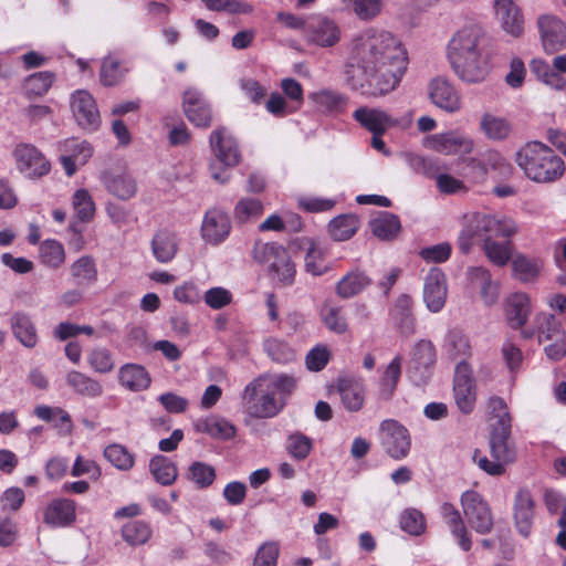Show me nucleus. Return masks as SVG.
<instances>
[{
	"label": "nucleus",
	"mask_w": 566,
	"mask_h": 566,
	"mask_svg": "<svg viewBox=\"0 0 566 566\" xmlns=\"http://www.w3.org/2000/svg\"><path fill=\"white\" fill-rule=\"evenodd\" d=\"M407 64V52L394 34L368 28L352 41L347 81L354 90L367 85L371 95H385L397 87Z\"/></svg>",
	"instance_id": "nucleus-1"
},
{
	"label": "nucleus",
	"mask_w": 566,
	"mask_h": 566,
	"mask_svg": "<svg viewBox=\"0 0 566 566\" xmlns=\"http://www.w3.org/2000/svg\"><path fill=\"white\" fill-rule=\"evenodd\" d=\"M488 35L478 24L459 29L449 40L447 57L455 75L464 83L478 84L491 72Z\"/></svg>",
	"instance_id": "nucleus-2"
},
{
	"label": "nucleus",
	"mask_w": 566,
	"mask_h": 566,
	"mask_svg": "<svg viewBox=\"0 0 566 566\" xmlns=\"http://www.w3.org/2000/svg\"><path fill=\"white\" fill-rule=\"evenodd\" d=\"M515 161L526 178L537 184L554 182L565 172L564 160L541 142H530L522 146L515 155Z\"/></svg>",
	"instance_id": "nucleus-3"
},
{
	"label": "nucleus",
	"mask_w": 566,
	"mask_h": 566,
	"mask_svg": "<svg viewBox=\"0 0 566 566\" xmlns=\"http://www.w3.org/2000/svg\"><path fill=\"white\" fill-rule=\"evenodd\" d=\"M489 447L491 458L475 449L472 460L486 474L492 476L503 475L507 465L516 459L515 447L511 441V432H491Z\"/></svg>",
	"instance_id": "nucleus-4"
},
{
	"label": "nucleus",
	"mask_w": 566,
	"mask_h": 566,
	"mask_svg": "<svg viewBox=\"0 0 566 566\" xmlns=\"http://www.w3.org/2000/svg\"><path fill=\"white\" fill-rule=\"evenodd\" d=\"M253 258L258 263L268 264L273 279L283 285H291L296 274L295 264L289 252L277 243L256 242Z\"/></svg>",
	"instance_id": "nucleus-5"
},
{
	"label": "nucleus",
	"mask_w": 566,
	"mask_h": 566,
	"mask_svg": "<svg viewBox=\"0 0 566 566\" xmlns=\"http://www.w3.org/2000/svg\"><path fill=\"white\" fill-rule=\"evenodd\" d=\"M210 145L216 157V161L209 166L211 176L224 184L229 180V175L219 168V164L228 168L239 164L241 154L238 143L226 128H218L210 135Z\"/></svg>",
	"instance_id": "nucleus-6"
},
{
	"label": "nucleus",
	"mask_w": 566,
	"mask_h": 566,
	"mask_svg": "<svg viewBox=\"0 0 566 566\" xmlns=\"http://www.w3.org/2000/svg\"><path fill=\"white\" fill-rule=\"evenodd\" d=\"M264 379L255 378L249 382L242 394L244 406L250 416L254 418H272L276 416L284 406L283 398H277L272 390L266 389L260 397L258 392L262 389Z\"/></svg>",
	"instance_id": "nucleus-7"
},
{
	"label": "nucleus",
	"mask_w": 566,
	"mask_h": 566,
	"mask_svg": "<svg viewBox=\"0 0 566 566\" xmlns=\"http://www.w3.org/2000/svg\"><path fill=\"white\" fill-rule=\"evenodd\" d=\"M379 441L385 452L395 460L405 459L411 448L407 428L395 419L382 420L378 430Z\"/></svg>",
	"instance_id": "nucleus-8"
},
{
	"label": "nucleus",
	"mask_w": 566,
	"mask_h": 566,
	"mask_svg": "<svg viewBox=\"0 0 566 566\" xmlns=\"http://www.w3.org/2000/svg\"><path fill=\"white\" fill-rule=\"evenodd\" d=\"M461 505L469 525L479 534H488L493 528V515L488 502L475 491L461 495Z\"/></svg>",
	"instance_id": "nucleus-9"
},
{
	"label": "nucleus",
	"mask_w": 566,
	"mask_h": 566,
	"mask_svg": "<svg viewBox=\"0 0 566 566\" xmlns=\"http://www.w3.org/2000/svg\"><path fill=\"white\" fill-rule=\"evenodd\" d=\"M453 395L459 410L469 415L476 401V385L472 367L464 359L459 361L454 370Z\"/></svg>",
	"instance_id": "nucleus-10"
},
{
	"label": "nucleus",
	"mask_w": 566,
	"mask_h": 566,
	"mask_svg": "<svg viewBox=\"0 0 566 566\" xmlns=\"http://www.w3.org/2000/svg\"><path fill=\"white\" fill-rule=\"evenodd\" d=\"M536 28L543 51L555 54L566 49V23L555 14L537 17Z\"/></svg>",
	"instance_id": "nucleus-11"
},
{
	"label": "nucleus",
	"mask_w": 566,
	"mask_h": 566,
	"mask_svg": "<svg viewBox=\"0 0 566 566\" xmlns=\"http://www.w3.org/2000/svg\"><path fill=\"white\" fill-rule=\"evenodd\" d=\"M17 168L29 178L46 175L51 165L44 155L31 144H20L13 150Z\"/></svg>",
	"instance_id": "nucleus-12"
},
{
	"label": "nucleus",
	"mask_w": 566,
	"mask_h": 566,
	"mask_svg": "<svg viewBox=\"0 0 566 566\" xmlns=\"http://www.w3.org/2000/svg\"><path fill=\"white\" fill-rule=\"evenodd\" d=\"M76 123L85 130H95L101 124L99 112L94 97L84 90L74 92L70 101Z\"/></svg>",
	"instance_id": "nucleus-13"
},
{
	"label": "nucleus",
	"mask_w": 566,
	"mask_h": 566,
	"mask_svg": "<svg viewBox=\"0 0 566 566\" xmlns=\"http://www.w3.org/2000/svg\"><path fill=\"white\" fill-rule=\"evenodd\" d=\"M436 359V347L432 342L420 339L411 350L409 374L418 382L427 380L431 375Z\"/></svg>",
	"instance_id": "nucleus-14"
},
{
	"label": "nucleus",
	"mask_w": 566,
	"mask_h": 566,
	"mask_svg": "<svg viewBox=\"0 0 566 566\" xmlns=\"http://www.w3.org/2000/svg\"><path fill=\"white\" fill-rule=\"evenodd\" d=\"M473 139L461 130H449L436 134L428 140V147L443 155L470 154Z\"/></svg>",
	"instance_id": "nucleus-15"
},
{
	"label": "nucleus",
	"mask_w": 566,
	"mask_h": 566,
	"mask_svg": "<svg viewBox=\"0 0 566 566\" xmlns=\"http://www.w3.org/2000/svg\"><path fill=\"white\" fill-rule=\"evenodd\" d=\"M431 102L448 113H457L461 108V95L453 84L444 77L432 78L428 86Z\"/></svg>",
	"instance_id": "nucleus-16"
},
{
	"label": "nucleus",
	"mask_w": 566,
	"mask_h": 566,
	"mask_svg": "<svg viewBox=\"0 0 566 566\" xmlns=\"http://www.w3.org/2000/svg\"><path fill=\"white\" fill-rule=\"evenodd\" d=\"M447 279L443 272L438 268H432L423 284V302L427 308L432 313H439L447 300Z\"/></svg>",
	"instance_id": "nucleus-17"
},
{
	"label": "nucleus",
	"mask_w": 566,
	"mask_h": 566,
	"mask_svg": "<svg viewBox=\"0 0 566 566\" xmlns=\"http://www.w3.org/2000/svg\"><path fill=\"white\" fill-rule=\"evenodd\" d=\"M60 161L65 174L73 176L78 166L85 165L93 155V148L86 140L77 138L66 139L61 146Z\"/></svg>",
	"instance_id": "nucleus-18"
},
{
	"label": "nucleus",
	"mask_w": 566,
	"mask_h": 566,
	"mask_svg": "<svg viewBox=\"0 0 566 566\" xmlns=\"http://www.w3.org/2000/svg\"><path fill=\"white\" fill-rule=\"evenodd\" d=\"M532 298L525 292L510 294L504 303L505 318L513 329H522L532 315Z\"/></svg>",
	"instance_id": "nucleus-19"
},
{
	"label": "nucleus",
	"mask_w": 566,
	"mask_h": 566,
	"mask_svg": "<svg viewBox=\"0 0 566 566\" xmlns=\"http://www.w3.org/2000/svg\"><path fill=\"white\" fill-rule=\"evenodd\" d=\"M231 230V222L229 216L219 210H208L203 217L201 224L202 239L213 245L223 242Z\"/></svg>",
	"instance_id": "nucleus-20"
},
{
	"label": "nucleus",
	"mask_w": 566,
	"mask_h": 566,
	"mask_svg": "<svg viewBox=\"0 0 566 566\" xmlns=\"http://www.w3.org/2000/svg\"><path fill=\"white\" fill-rule=\"evenodd\" d=\"M494 10L496 19L506 34L513 38L522 36L524 33V17L520 7L513 0H494Z\"/></svg>",
	"instance_id": "nucleus-21"
},
{
	"label": "nucleus",
	"mask_w": 566,
	"mask_h": 566,
	"mask_svg": "<svg viewBox=\"0 0 566 566\" xmlns=\"http://www.w3.org/2000/svg\"><path fill=\"white\" fill-rule=\"evenodd\" d=\"M306 35L310 42L327 48L339 41L340 29L334 20L315 17L307 21Z\"/></svg>",
	"instance_id": "nucleus-22"
},
{
	"label": "nucleus",
	"mask_w": 566,
	"mask_h": 566,
	"mask_svg": "<svg viewBox=\"0 0 566 566\" xmlns=\"http://www.w3.org/2000/svg\"><path fill=\"white\" fill-rule=\"evenodd\" d=\"M182 107L188 120L198 127H208L211 124V109L203 95L188 88L184 93Z\"/></svg>",
	"instance_id": "nucleus-23"
},
{
	"label": "nucleus",
	"mask_w": 566,
	"mask_h": 566,
	"mask_svg": "<svg viewBox=\"0 0 566 566\" xmlns=\"http://www.w3.org/2000/svg\"><path fill=\"white\" fill-rule=\"evenodd\" d=\"M353 118L371 134H385L389 128L397 125V119L386 111L368 106L358 107L353 113Z\"/></svg>",
	"instance_id": "nucleus-24"
},
{
	"label": "nucleus",
	"mask_w": 566,
	"mask_h": 566,
	"mask_svg": "<svg viewBox=\"0 0 566 566\" xmlns=\"http://www.w3.org/2000/svg\"><path fill=\"white\" fill-rule=\"evenodd\" d=\"M537 335L538 342L563 340L565 331L555 315L547 312H539L534 317V327L522 331L524 338H532Z\"/></svg>",
	"instance_id": "nucleus-25"
},
{
	"label": "nucleus",
	"mask_w": 566,
	"mask_h": 566,
	"mask_svg": "<svg viewBox=\"0 0 566 566\" xmlns=\"http://www.w3.org/2000/svg\"><path fill=\"white\" fill-rule=\"evenodd\" d=\"M486 235V214L480 212L468 213L463 217L462 230L459 233L458 245L462 253L471 251L473 239Z\"/></svg>",
	"instance_id": "nucleus-26"
},
{
	"label": "nucleus",
	"mask_w": 566,
	"mask_h": 566,
	"mask_svg": "<svg viewBox=\"0 0 566 566\" xmlns=\"http://www.w3.org/2000/svg\"><path fill=\"white\" fill-rule=\"evenodd\" d=\"M467 277L472 285L480 287V294L485 305H493L499 297V283L493 280L490 271L484 266H470Z\"/></svg>",
	"instance_id": "nucleus-27"
},
{
	"label": "nucleus",
	"mask_w": 566,
	"mask_h": 566,
	"mask_svg": "<svg viewBox=\"0 0 566 566\" xmlns=\"http://www.w3.org/2000/svg\"><path fill=\"white\" fill-rule=\"evenodd\" d=\"M74 521L75 503L72 500H53L44 511V522L52 527H64Z\"/></svg>",
	"instance_id": "nucleus-28"
},
{
	"label": "nucleus",
	"mask_w": 566,
	"mask_h": 566,
	"mask_svg": "<svg viewBox=\"0 0 566 566\" xmlns=\"http://www.w3.org/2000/svg\"><path fill=\"white\" fill-rule=\"evenodd\" d=\"M441 516L449 526L452 535L458 539L459 546L468 552L471 548V538L464 525L460 512L450 503H443L440 507Z\"/></svg>",
	"instance_id": "nucleus-29"
},
{
	"label": "nucleus",
	"mask_w": 566,
	"mask_h": 566,
	"mask_svg": "<svg viewBox=\"0 0 566 566\" xmlns=\"http://www.w3.org/2000/svg\"><path fill=\"white\" fill-rule=\"evenodd\" d=\"M151 251L159 263L170 262L178 252L177 234L168 229L158 230L151 240Z\"/></svg>",
	"instance_id": "nucleus-30"
},
{
	"label": "nucleus",
	"mask_w": 566,
	"mask_h": 566,
	"mask_svg": "<svg viewBox=\"0 0 566 566\" xmlns=\"http://www.w3.org/2000/svg\"><path fill=\"white\" fill-rule=\"evenodd\" d=\"M338 392L342 405L350 412L359 411L365 403V386L357 379H339Z\"/></svg>",
	"instance_id": "nucleus-31"
},
{
	"label": "nucleus",
	"mask_w": 566,
	"mask_h": 566,
	"mask_svg": "<svg viewBox=\"0 0 566 566\" xmlns=\"http://www.w3.org/2000/svg\"><path fill=\"white\" fill-rule=\"evenodd\" d=\"M101 180L107 191L120 200H128L136 195V182L126 174L105 171L102 174Z\"/></svg>",
	"instance_id": "nucleus-32"
},
{
	"label": "nucleus",
	"mask_w": 566,
	"mask_h": 566,
	"mask_svg": "<svg viewBox=\"0 0 566 566\" xmlns=\"http://www.w3.org/2000/svg\"><path fill=\"white\" fill-rule=\"evenodd\" d=\"M371 284V279L357 269L346 273L336 284V294L344 300L352 298Z\"/></svg>",
	"instance_id": "nucleus-33"
},
{
	"label": "nucleus",
	"mask_w": 566,
	"mask_h": 566,
	"mask_svg": "<svg viewBox=\"0 0 566 566\" xmlns=\"http://www.w3.org/2000/svg\"><path fill=\"white\" fill-rule=\"evenodd\" d=\"M413 301L408 294H400L390 311V315L400 328L401 333L411 335L415 333V317L412 313Z\"/></svg>",
	"instance_id": "nucleus-34"
},
{
	"label": "nucleus",
	"mask_w": 566,
	"mask_h": 566,
	"mask_svg": "<svg viewBox=\"0 0 566 566\" xmlns=\"http://www.w3.org/2000/svg\"><path fill=\"white\" fill-rule=\"evenodd\" d=\"M66 385L77 395L97 398L103 395V386L96 379L77 370H71L65 376Z\"/></svg>",
	"instance_id": "nucleus-35"
},
{
	"label": "nucleus",
	"mask_w": 566,
	"mask_h": 566,
	"mask_svg": "<svg viewBox=\"0 0 566 566\" xmlns=\"http://www.w3.org/2000/svg\"><path fill=\"white\" fill-rule=\"evenodd\" d=\"M530 70L538 81L548 87L558 92L566 90V78L557 73L553 63L548 64L542 59H533L530 63Z\"/></svg>",
	"instance_id": "nucleus-36"
},
{
	"label": "nucleus",
	"mask_w": 566,
	"mask_h": 566,
	"mask_svg": "<svg viewBox=\"0 0 566 566\" xmlns=\"http://www.w3.org/2000/svg\"><path fill=\"white\" fill-rule=\"evenodd\" d=\"M375 237L382 241L394 240L401 229L399 218L390 212L381 211L369 222Z\"/></svg>",
	"instance_id": "nucleus-37"
},
{
	"label": "nucleus",
	"mask_w": 566,
	"mask_h": 566,
	"mask_svg": "<svg viewBox=\"0 0 566 566\" xmlns=\"http://www.w3.org/2000/svg\"><path fill=\"white\" fill-rule=\"evenodd\" d=\"M10 322L12 333L20 344L27 348H34L38 344V334L31 318L23 313H14Z\"/></svg>",
	"instance_id": "nucleus-38"
},
{
	"label": "nucleus",
	"mask_w": 566,
	"mask_h": 566,
	"mask_svg": "<svg viewBox=\"0 0 566 566\" xmlns=\"http://www.w3.org/2000/svg\"><path fill=\"white\" fill-rule=\"evenodd\" d=\"M119 382L132 391L145 390L150 385V377L147 370L136 364L124 365L118 373Z\"/></svg>",
	"instance_id": "nucleus-39"
},
{
	"label": "nucleus",
	"mask_w": 566,
	"mask_h": 566,
	"mask_svg": "<svg viewBox=\"0 0 566 566\" xmlns=\"http://www.w3.org/2000/svg\"><path fill=\"white\" fill-rule=\"evenodd\" d=\"M533 500L527 491H518L515 497V523L518 532L527 536L531 532L533 512Z\"/></svg>",
	"instance_id": "nucleus-40"
},
{
	"label": "nucleus",
	"mask_w": 566,
	"mask_h": 566,
	"mask_svg": "<svg viewBox=\"0 0 566 566\" xmlns=\"http://www.w3.org/2000/svg\"><path fill=\"white\" fill-rule=\"evenodd\" d=\"M488 409L494 420L491 432H512V417L507 403L502 397H490Z\"/></svg>",
	"instance_id": "nucleus-41"
},
{
	"label": "nucleus",
	"mask_w": 566,
	"mask_h": 566,
	"mask_svg": "<svg viewBox=\"0 0 566 566\" xmlns=\"http://www.w3.org/2000/svg\"><path fill=\"white\" fill-rule=\"evenodd\" d=\"M358 228L359 219L353 213L337 216L328 223L331 237L338 242L349 240L355 235Z\"/></svg>",
	"instance_id": "nucleus-42"
},
{
	"label": "nucleus",
	"mask_w": 566,
	"mask_h": 566,
	"mask_svg": "<svg viewBox=\"0 0 566 566\" xmlns=\"http://www.w3.org/2000/svg\"><path fill=\"white\" fill-rule=\"evenodd\" d=\"M120 534L123 539L130 546H140L146 544L153 536V528L149 523L135 520L127 522L122 526Z\"/></svg>",
	"instance_id": "nucleus-43"
},
{
	"label": "nucleus",
	"mask_w": 566,
	"mask_h": 566,
	"mask_svg": "<svg viewBox=\"0 0 566 566\" xmlns=\"http://www.w3.org/2000/svg\"><path fill=\"white\" fill-rule=\"evenodd\" d=\"M468 166L478 169L481 176H484L489 168L500 170L501 174L506 175L511 171V165L497 151H486L482 158H470Z\"/></svg>",
	"instance_id": "nucleus-44"
},
{
	"label": "nucleus",
	"mask_w": 566,
	"mask_h": 566,
	"mask_svg": "<svg viewBox=\"0 0 566 566\" xmlns=\"http://www.w3.org/2000/svg\"><path fill=\"white\" fill-rule=\"evenodd\" d=\"M71 275L78 286L92 285L97 280V268L90 255H83L71 265Z\"/></svg>",
	"instance_id": "nucleus-45"
},
{
	"label": "nucleus",
	"mask_w": 566,
	"mask_h": 566,
	"mask_svg": "<svg viewBox=\"0 0 566 566\" xmlns=\"http://www.w3.org/2000/svg\"><path fill=\"white\" fill-rule=\"evenodd\" d=\"M480 129L488 138L502 140L509 137L512 126L504 117L486 113L481 117Z\"/></svg>",
	"instance_id": "nucleus-46"
},
{
	"label": "nucleus",
	"mask_w": 566,
	"mask_h": 566,
	"mask_svg": "<svg viewBox=\"0 0 566 566\" xmlns=\"http://www.w3.org/2000/svg\"><path fill=\"white\" fill-rule=\"evenodd\" d=\"M542 264L535 259L524 254H517L512 260L513 276L522 283H530L536 280L541 272Z\"/></svg>",
	"instance_id": "nucleus-47"
},
{
	"label": "nucleus",
	"mask_w": 566,
	"mask_h": 566,
	"mask_svg": "<svg viewBox=\"0 0 566 566\" xmlns=\"http://www.w3.org/2000/svg\"><path fill=\"white\" fill-rule=\"evenodd\" d=\"M518 232V224L509 216L486 214V237L511 238Z\"/></svg>",
	"instance_id": "nucleus-48"
},
{
	"label": "nucleus",
	"mask_w": 566,
	"mask_h": 566,
	"mask_svg": "<svg viewBox=\"0 0 566 566\" xmlns=\"http://www.w3.org/2000/svg\"><path fill=\"white\" fill-rule=\"evenodd\" d=\"M443 349L452 360L471 355L469 338L458 329H451L447 333Z\"/></svg>",
	"instance_id": "nucleus-49"
},
{
	"label": "nucleus",
	"mask_w": 566,
	"mask_h": 566,
	"mask_svg": "<svg viewBox=\"0 0 566 566\" xmlns=\"http://www.w3.org/2000/svg\"><path fill=\"white\" fill-rule=\"evenodd\" d=\"M149 470L154 479L161 485L172 484L178 475L176 464L164 455H155L149 462Z\"/></svg>",
	"instance_id": "nucleus-50"
},
{
	"label": "nucleus",
	"mask_w": 566,
	"mask_h": 566,
	"mask_svg": "<svg viewBox=\"0 0 566 566\" xmlns=\"http://www.w3.org/2000/svg\"><path fill=\"white\" fill-rule=\"evenodd\" d=\"M310 99L324 112H342L347 103L345 95L331 90H322L310 94Z\"/></svg>",
	"instance_id": "nucleus-51"
},
{
	"label": "nucleus",
	"mask_w": 566,
	"mask_h": 566,
	"mask_svg": "<svg viewBox=\"0 0 566 566\" xmlns=\"http://www.w3.org/2000/svg\"><path fill=\"white\" fill-rule=\"evenodd\" d=\"M488 260L496 266H504L512 258L510 242H499L491 237H485L482 245Z\"/></svg>",
	"instance_id": "nucleus-52"
},
{
	"label": "nucleus",
	"mask_w": 566,
	"mask_h": 566,
	"mask_svg": "<svg viewBox=\"0 0 566 566\" xmlns=\"http://www.w3.org/2000/svg\"><path fill=\"white\" fill-rule=\"evenodd\" d=\"M72 206L76 218L82 222H88L95 214V203L86 189H78L73 193Z\"/></svg>",
	"instance_id": "nucleus-53"
},
{
	"label": "nucleus",
	"mask_w": 566,
	"mask_h": 566,
	"mask_svg": "<svg viewBox=\"0 0 566 566\" xmlns=\"http://www.w3.org/2000/svg\"><path fill=\"white\" fill-rule=\"evenodd\" d=\"M105 458L118 470L128 471L134 467L135 457L124 446L114 443L104 450Z\"/></svg>",
	"instance_id": "nucleus-54"
},
{
	"label": "nucleus",
	"mask_w": 566,
	"mask_h": 566,
	"mask_svg": "<svg viewBox=\"0 0 566 566\" xmlns=\"http://www.w3.org/2000/svg\"><path fill=\"white\" fill-rule=\"evenodd\" d=\"M127 70L120 66V61L112 55L104 57L101 66L99 78L103 85L114 86L125 76Z\"/></svg>",
	"instance_id": "nucleus-55"
},
{
	"label": "nucleus",
	"mask_w": 566,
	"mask_h": 566,
	"mask_svg": "<svg viewBox=\"0 0 566 566\" xmlns=\"http://www.w3.org/2000/svg\"><path fill=\"white\" fill-rule=\"evenodd\" d=\"M201 430L216 439L229 440L235 433V427L223 418H209L201 424Z\"/></svg>",
	"instance_id": "nucleus-56"
},
{
	"label": "nucleus",
	"mask_w": 566,
	"mask_h": 566,
	"mask_svg": "<svg viewBox=\"0 0 566 566\" xmlns=\"http://www.w3.org/2000/svg\"><path fill=\"white\" fill-rule=\"evenodd\" d=\"M321 316L329 331L336 334H344L347 331V322L342 307L325 304L322 307Z\"/></svg>",
	"instance_id": "nucleus-57"
},
{
	"label": "nucleus",
	"mask_w": 566,
	"mask_h": 566,
	"mask_svg": "<svg viewBox=\"0 0 566 566\" xmlns=\"http://www.w3.org/2000/svg\"><path fill=\"white\" fill-rule=\"evenodd\" d=\"M40 256L45 265L57 269L64 263L65 251L59 241L46 240L41 244Z\"/></svg>",
	"instance_id": "nucleus-58"
},
{
	"label": "nucleus",
	"mask_w": 566,
	"mask_h": 566,
	"mask_svg": "<svg viewBox=\"0 0 566 566\" xmlns=\"http://www.w3.org/2000/svg\"><path fill=\"white\" fill-rule=\"evenodd\" d=\"M188 479L193 482L197 488L206 489L213 483L216 470L210 464L196 461L188 469Z\"/></svg>",
	"instance_id": "nucleus-59"
},
{
	"label": "nucleus",
	"mask_w": 566,
	"mask_h": 566,
	"mask_svg": "<svg viewBox=\"0 0 566 566\" xmlns=\"http://www.w3.org/2000/svg\"><path fill=\"white\" fill-rule=\"evenodd\" d=\"M260 378L264 379L263 385L266 389L272 390L275 395L279 394L281 398L290 395L296 386V379L286 374L266 375Z\"/></svg>",
	"instance_id": "nucleus-60"
},
{
	"label": "nucleus",
	"mask_w": 566,
	"mask_h": 566,
	"mask_svg": "<svg viewBox=\"0 0 566 566\" xmlns=\"http://www.w3.org/2000/svg\"><path fill=\"white\" fill-rule=\"evenodd\" d=\"M401 375V357L396 356L386 367L380 379L381 392L385 397H390L397 387Z\"/></svg>",
	"instance_id": "nucleus-61"
},
{
	"label": "nucleus",
	"mask_w": 566,
	"mask_h": 566,
	"mask_svg": "<svg viewBox=\"0 0 566 566\" xmlns=\"http://www.w3.org/2000/svg\"><path fill=\"white\" fill-rule=\"evenodd\" d=\"M305 271L314 276L323 275L328 271L324 263V252L314 242H310L304 258Z\"/></svg>",
	"instance_id": "nucleus-62"
},
{
	"label": "nucleus",
	"mask_w": 566,
	"mask_h": 566,
	"mask_svg": "<svg viewBox=\"0 0 566 566\" xmlns=\"http://www.w3.org/2000/svg\"><path fill=\"white\" fill-rule=\"evenodd\" d=\"M266 354L276 363L289 364L295 359L294 350L284 342L269 338L263 344Z\"/></svg>",
	"instance_id": "nucleus-63"
},
{
	"label": "nucleus",
	"mask_w": 566,
	"mask_h": 566,
	"mask_svg": "<svg viewBox=\"0 0 566 566\" xmlns=\"http://www.w3.org/2000/svg\"><path fill=\"white\" fill-rule=\"evenodd\" d=\"M312 440L301 432L292 433L286 440V451L295 460H304L312 450Z\"/></svg>",
	"instance_id": "nucleus-64"
}]
</instances>
